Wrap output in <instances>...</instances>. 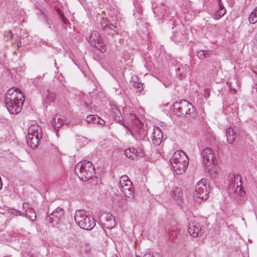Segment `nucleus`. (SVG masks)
<instances>
[{
  "label": "nucleus",
  "mask_w": 257,
  "mask_h": 257,
  "mask_svg": "<svg viewBox=\"0 0 257 257\" xmlns=\"http://www.w3.org/2000/svg\"><path fill=\"white\" fill-rule=\"evenodd\" d=\"M24 96L18 88H10L6 94V106L12 114H18L21 110L24 102Z\"/></svg>",
  "instance_id": "nucleus-1"
},
{
  "label": "nucleus",
  "mask_w": 257,
  "mask_h": 257,
  "mask_svg": "<svg viewBox=\"0 0 257 257\" xmlns=\"http://www.w3.org/2000/svg\"><path fill=\"white\" fill-rule=\"evenodd\" d=\"M170 163L177 174L184 173L189 164V158L185 153L181 150L176 151L170 159Z\"/></svg>",
  "instance_id": "nucleus-2"
},
{
  "label": "nucleus",
  "mask_w": 257,
  "mask_h": 257,
  "mask_svg": "<svg viewBox=\"0 0 257 257\" xmlns=\"http://www.w3.org/2000/svg\"><path fill=\"white\" fill-rule=\"evenodd\" d=\"M74 219L79 226L84 229L90 230L95 226V221L89 212L83 209L76 211Z\"/></svg>",
  "instance_id": "nucleus-3"
},
{
  "label": "nucleus",
  "mask_w": 257,
  "mask_h": 257,
  "mask_svg": "<svg viewBox=\"0 0 257 257\" xmlns=\"http://www.w3.org/2000/svg\"><path fill=\"white\" fill-rule=\"evenodd\" d=\"M76 172L78 170L79 177L82 180H88L94 176L95 172L92 162L85 160L78 163L75 167Z\"/></svg>",
  "instance_id": "nucleus-4"
},
{
  "label": "nucleus",
  "mask_w": 257,
  "mask_h": 257,
  "mask_svg": "<svg viewBox=\"0 0 257 257\" xmlns=\"http://www.w3.org/2000/svg\"><path fill=\"white\" fill-rule=\"evenodd\" d=\"M229 193L230 195H235L234 197L243 199L245 193L242 190L241 187V177L237 175L231 174L229 176Z\"/></svg>",
  "instance_id": "nucleus-5"
},
{
  "label": "nucleus",
  "mask_w": 257,
  "mask_h": 257,
  "mask_svg": "<svg viewBox=\"0 0 257 257\" xmlns=\"http://www.w3.org/2000/svg\"><path fill=\"white\" fill-rule=\"evenodd\" d=\"M28 137L27 143L32 148L38 147L39 143L42 138V130L38 125H32L29 127L28 131Z\"/></svg>",
  "instance_id": "nucleus-6"
},
{
  "label": "nucleus",
  "mask_w": 257,
  "mask_h": 257,
  "mask_svg": "<svg viewBox=\"0 0 257 257\" xmlns=\"http://www.w3.org/2000/svg\"><path fill=\"white\" fill-rule=\"evenodd\" d=\"M209 190V184L208 180L202 179L196 185L194 196L196 197L199 202L206 200L208 198Z\"/></svg>",
  "instance_id": "nucleus-7"
},
{
  "label": "nucleus",
  "mask_w": 257,
  "mask_h": 257,
  "mask_svg": "<svg viewBox=\"0 0 257 257\" xmlns=\"http://www.w3.org/2000/svg\"><path fill=\"white\" fill-rule=\"evenodd\" d=\"M130 159L137 160L144 155L140 142L135 139L131 142V146H130Z\"/></svg>",
  "instance_id": "nucleus-8"
},
{
  "label": "nucleus",
  "mask_w": 257,
  "mask_h": 257,
  "mask_svg": "<svg viewBox=\"0 0 257 257\" xmlns=\"http://www.w3.org/2000/svg\"><path fill=\"white\" fill-rule=\"evenodd\" d=\"M132 120V127L134 133L140 136H145L146 131L143 128L144 123L134 113L130 114V120Z\"/></svg>",
  "instance_id": "nucleus-9"
},
{
  "label": "nucleus",
  "mask_w": 257,
  "mask_h": 257,
  "mask_svg": "<svg viewBox=\"0 0 257 257\" xmlns=\"http://www.w3.org/2000/svg\"><path fill=\"white\" fill-rule=\"evenodd\" d=\"M99 220L103 227L110 229L116 224L113 216L109 213H103L99 216Z\"/></svg>",
  "instance_id": "nucleus-10"
},
{
  "label": "nucleus",
  "mask_w": 257,
  "mask_h": 257,
  "mask_svg": "<svg viewBox=\"0 0 257 257\" xmlns=\"http://www.w3.org/2000/svg\"><path fill=\"white\" fill-rule=\"evenodd\" d=\"M63 215V210L61 208L58 207L46 218V220L53 226H55L60 222Z\"/></svg>",
  "instance_id": "nucleus-11"
},
{
  "label": "nucleus",
  "mask_w": 257,
  "mask_h": 257,
  "mask_svg": "<svg viewBox=\"0 0 257 257\" xmlns=\"http://www.w3.org/2000/svg\"><path fill=\"white\" fill-rule=\"evenodd\" d=\"M188 230L189 233L194 237L201 236L204 233V229L198 223H189Z\"/></svg>",
  "instance_id": "nucleus-12"
},
{
  "label": "nucleus",
  "mask_w": 257,
  "mask_h": 257,
  "mask_svg": "<svg viewBox=\"0 0 257 257\" xmlns=\"http://www.w3.org/2000/svg\"><path fill=\"white\" fill-rule=\"evenodd\" d=\"M201 155L205 164L212 162L215 163L214 160L213 153L211 149L209 148H205L203 150Z\"/></svg>",
  "instance_id": "nucleus-13"
},
{
  "label": "nucleus",
  "mask_w": 257,
  "mask_h": 257,
  "mask_svg": "<svg viewBox=\"0 0 257 257\" xmlns=\"http://www.w3.org/2000/svg\"><path fill=\"white\" fill-rule=\"evenodd\" d=\"M102 21L105 24V26H103L102 22H101L102 30L105 34L113 37L114 35L118 34L117 31L114 29L115 27L113 26L112 25H108L107 24V21L106 20L103 19Z\"/></svg>",
  "instance_id": "nucleus-14"
},
{
  "label": "nucleus",
  "mask_w": 257,
  "mask_h": 257,
  "mask_svg": "<svg viewBox=\"0 0 257 257\" xmlns=\"http://www.w3.org/2000/svg\"><path fill=\"white\" fill-rule=\"evenodd\" d=\"M163 135L159 127H155L153 133V141L154 144L159 145L162 142Z\"/></svg>",
  "instance_id": "nucleus-15"
},
{
  "label": "nucleus",
  "mask_w": 257,
  "mask_h": 257,
  "mask_svg": "<svg viewBox=\"0 0 257 257\" xmlns=\"http://www.w3.org/2000/svg\"><path fill=\"white\" fill-rule=\"evenodd\" d=\"M128 180V177L126 175H124L121 177L119 182V187L122 192L126 197H128L127 194L128 191V188H127L128 185L127 183Z\"/></svg>",
  "instance_id": "nucleus-16"
},
{
  "label": "nucleus",
  "mask_w": 257,
  "mask_h": 257,
  "mask_svg": "<svg viewBox=\"0 0 257 257\" xmlns=\"http://www.w3.org/2000/svg\"><path fill=\"white\" fill-rule=\"evenodd\" d=\"M19 214V215H22L23 216H27L32 221L36 220L37 216L35 212V210L33 209H31L29 210H26L25 213H23L20 211H17V215Z\"/></svg>",
  "instance_id": "nucleus-17"
},
{
  "label": "nucleus",
  "mask_w": 257,
  "mask_h": 257,
  "mask_svg": "<svg viewBox=\"0 0 257 257\" xmlns=\"http://www.w3.org/2000/svg\"><path fill=\"white\" fill-rule=\"evenodd\" d=\"M182 195L183 192L181 188L177 187L173 188L170 192L171 197L175 200L179 199Z\"/></svg>",
  "instance_id": "nucleus-18"
},
{
  "label": "nucleus",
  "mask_w": 257,
  "mask_h": 257,
  "mask_svg": "<svg viewBox=\"0 0 257 257\" xmlns=\"http://www.w3.org/2000/svg\"><path fill=\"white\" fill-rule=\"evenodd\" d=\"M227 140L229 144H232L236 138L234 130L231 127H228L226 130Z\"/></svg>",
  "instance_id": "nucleus-19"
},
{
  "label": "nucleus",
  "mask_w": 257,
  "mask_h": 257,
  "mask_svg": "<svg viewBox=\"0 0 257 257\" xmlns=\"http://www.w3.org/2000/svg\"><path fill=\"white\" fill-rule=\"evenodd\" d=\"M102 120L100 117L95 115H89L86 117V121L89 123H99L101 124Z\"/></svg>",
  "instance_id": "nucleus-20"
},
{
  "label": "nucleus",
  "mask_w": 257,
  "mask_h": 257,
  "mask_svg": "<svg viewBox=\"0 0 257 257\" xmlns=\"http://www.w3.org/2000/svg\"><path fill=\"white\" fill-rule=\"evenodd\" d=\"M94 47L99 50L101 52L104 53L106 50V47L104 45L102 39L101 40L94 42Z\"/></svg>",
  "instance_id": "nucleus-21"
},
{
  "label": "nucleus",
  "mask_w": 257,
  "mask_h": 257,
  "mask_svg": "<svg viewBox=\"0 0 257 257\" xmlns=\"http://www.w3.org/2000/svg\"><path fill=\"white\" fill-rule=\"evenodd\" d=\"M56 98V94L54 92L48 91L46 95V98L45 100L46 103L50 104L55 101Z\"/></svg>",
  "instance_id": "nucleus-22"
},
{
  "label": "nucleus",
  "mask_w": 257,
  "mask_h": 257,
  "mask_svg": "<svg viewBox=\"0 0 257 257\" xmlns=\"http://www.w3.org/2000/svg\"><path fill=\"white\" fill-rule=\"evenodd\" d=\"M212 52L211 51L200 50L197 52V55L200 59H203L209 57L211 56Z\"/></svg>",
  "instance_id": "nucleus-23"
},
{
  "label": "nucleus",
  "mask_w": 257,
  "mask_h": 257,
  "mask_svg": "<svg viewBox=\"0 0 257 257\" xmlns=\"http://www.w3.org/2000/svg\"><path fill=\"white\" fill-rule=\"evenodd\" d=\"M189 102L187 100H183V103L179 112L180 115H185L187 114V108L189 106Z\"/></svg>",
  "instance_id": "nucleus-24"
},
{
  "label": "nucleus",
  "mask_w": 257,
  "mask_h": 257,
  "mask_svg": "<svg viewBox=\"0 0 257 257\" xmlns=\"http://www.w3.org/2000/svg\"><path fill=\"white\" fill-rule=\"evenodd\" d=\"M248 21L250 24H254L257 22V8H255L250 14Z\"/></svg>",
  "instance_id": "nucleus-25"
},
{
  "label": "nucleus",
  "mask_w": 257,
  "mask_h": 257,
  "mask_svg": "<svg viewBox=\"0 0 257 257\" xmlns=\"http://www.w3.org/2000/svg\"><path fill=\"white\" fill-rule=\"evenodd\" d=\"M90 41L91 42L92 44L93 42H97L98 41L101 40V38L100 37L99 33L95 31H94L92 34L91 36L90 37Z\"/></svg>",
  "instance_id": "nucleus-26"
},
{
  "label": "nucleus",
  "mask_w": 257,
  "mask_h": 257,
  "mask_svg": "<svg viewBox=\"0 0 257 257\" xmlns=\"http://www.w3.org/2000/svg\"><path fill=\"white\" fill-rule=\"evenodd\" d=\"M183 100H181L179 101H176L172 105V109L174 112H176L177 113H179L181 107L182 106V104L183 103Z\"/></svg>",
  "instance_id": "nucleus-27"
},
{
  "label": "nucleus",
  "mask_w": 257,
  "mask_h": 257,
  "mask_svg": "<svg viewBox=\"0 0 257 257\" xmlns=\"http://www.w3.org/2000/svg\"><path fill=\"white\" fill-rule=\"evenodd\" d=\"M190 105L189 106H188V108H187V114H186V116L188 117H194L195 116V108L194 107V106H193V105L190 103H189V105Z\"/></svg>",
  "instance_id": "nucleus-28"
},
{
  "label": "nucleus",
  "mask_w": 257,
  "mask_h": 257,
  "mask_svg": "<svg viewBox=\"0 0 257 257\" xmlns=\"http://www.w3.org/2000/svg\"><path fill=\"white\" fill-rule=\"evenodd\" d=\"M225 9L218 10L214 15V19L218 20L223 17L226 13Z\"/></svg>",
  "instance_id": "nucleus-29"
},
{
  "label": "nucleus",
  "mask_w": 257,
  "mask_h": 257,
  "mask_svg": "<svg viewBox=\"0 0 257 257\" xmlns=\"http://www.w3.org/2000/svg\"><path fill=\"white\" fill-rule=\"evenodd\" d=\"M57 117V115H56L55 117L53 118V120H52L51 121V123L52 124V125H53V127L54 129H58V128H59L60 127V126H61V124H58L56 123V117Z\"/></svg>",
  "instance_id": "nucleus-30"
},
{
  "label": "nucleus",
  "mask_w": 257,
  "mask_h": 257,
  "mask_svg": "<svg viewBox=\"0 0 257 257\" xmlns=\"http://www.w3.org/2000/svg\"><path fill=\"white\" fill-rule=\"evenodd\" d=\"M42 16L43 17V19L44 21L45 22V23H46V24L48 25L49 28H50L51 21L48 18L47 16L45 14L43 13Z\"/></svg>",
  "instance_id": "nucleus-31"
},
{
  "label": "nucleus",
  "mask_w": 257,
  "mask_h": 257,
  "mask_svg": "<svg viewBox=\"0 0 257 257\" xmlns=\"http://www.w3.org/2000/svg\"><path fill=\"white\" fill-rule=\"evenodd\" d=\"M133 86L138 89V91H141L143 89V85L141 83L136 81L133 84Z\"/></svg>",
  "instance_id": "nucleus-32"
},
{
  "label": "nucleus",
  "mask_w": 257,
  "mask_h": 257,
  "mask_svg": "<svg viewBox=\"0 0 257 257\" xmlns=\"http://www.w3.org/2000/svg\"><path fill=\"white\" fill-rule=\"evenodd\" d=\"M118 118H119V120L120 121L119 123H120V124H122V125H123V126L124 127H125V128H128V122H125V121H124V120H123V119L121 120V119H120V117H118Z\"/></svg>",
  "instance_id": "nucleus-33"
},
{
  "label": "nucleus",
  "mask_w": 257,
  "mask_h": 257,
  "mask_svg": "<svg viewBox=\"0 0 257 257\" xmlns=\"http://www.w3.org/2000/svg\"><path fill=\"white\" fill-rule=\"evenodd\" d=\"M23 209L26 210V211L30 210L31 209H32V208H31L29 206L28 204L27 203H23Z\"/></svg>",
  "instance_id": "nucleus-34"
},
{
  "label": "nucleus",
  "mask_w": 257,
  "mask_h": 257,
  "mask_svg": "<svg viewBox=\"0 0 257 257\" xmlns=\"http://www.w3.org/2000/svg\"><path fill=\"white\" fill-rule=\"evenodd\" d=\"M130 199H134L135 198V195L134 193H133L132 189L130 187Z\"/></svg>",
  "instance_id": "nucleus-35"
},
{
  "label": "nucleus",
  "mask_w": 257,
  "mask_h": 257,
  "mask_svg": "<svg viewBox=\"0 0 257 257\" xmlns=\"http://www.w3.org/2000/svg\"><path fill=\"white\" fill-rule=\"evenodd\" d=\"M13 33L11 31H9L7 33V38L11 39L13 37Z\"/></svg>",
  "instance_id": "nucleus-36"
},
{
  "label": "nucleus",
  "mask_w": 257,
  "mask_h": 257,
  "mask_svg": "<svg viewBox=\"0 0 257 257\" xmlns=\"http://www.w3.org/2000/svg\"><path fill=\"white\" fill-rule=\"evenodd\" d=\"M132 81L133 82V84L135 82L138 81V78L136 76H134L133 77H132Z\"/></svg>",
  "instance_id": "nucleus-37"
},
{
  "label": "nucleus",
  "mask_w": 257,
  "mask_h": 257,
  "mask_svg": "<svg viewBox=\"0 0 257 257\" xmlns=\"http://www.w3.org/2000/svg\"><path fill=\"white\" fill-rule=\"evenodd\" d=\"M218 2H219V7H220L219 10L225 9L223 5L221 4V0H218Z\"/></svg>",
  "instance_id": "nucleus-38"
},
{
  "label": "nucleus",
  "mask_w": 257,
  "mask_h": 257,
  "mask_svg": "<svg viewBox=\"0 0 257 257\" xmlns=\"http://www.w3.org/2000/svg\"><path fill=\"white\" fill-rule=\"evenodd\" d=\"M143 257H155L153 254H151L150 253H147L145 254Z\"/></svg>",
  "instance_id": "nucleus-39"
},
{
  "label": "nucleus",
  "mask_w": 257,
  "mask_h": 257,
  "mask_svg": "<svg viewBox=\"0 0 257 257\" xmlns=\"http://www.w3.org/2000/svg\"><path fill=\"white\" fill-rule=\"evenodd\" d=\"M253 72L257 74V68H255V69L253 70Z\"/></svg>",
  "instance_id": "nucleus-40"
},
{
  "label": "nucleus",
  "mask_w": 257,
  "mask_h": 257,
  "mask_svg": "<svg viewBox=\"0 0 257 257\" xmlns=\"http://www.w3.org/2000/svg\"><path fill=\"white\" fill-rule=\"evenodd\" d=\"M127 149H126V150L124 151V154L126 155V157H127V154H126V153H127Z\"/></svg>",
  "instance_id": "nucleus-41"
},
{
  "label": "nucleus",
  "mask_w": 257,
  "mask_h": 257,
  "mask_svg": "<svg viewBox=\"0 0 257 257\" xmlns=\"http://www.w3.org/2000/svg\"><path fill=\"white\" fill-rule=\"evenodd\" d=\"M210 175L212 176V177H214V176L213 175L212 173L211 172H209Z\"/></svg>",
  "instance_id": "nucleus-42"
},
{
  "label": "nucleus",
  "mask_w": 257,
  "mask_h": 257,
  "mask_svg": "<svg viewBox=\"0 0 257 257\" xmlns=\"http://www.w3.org/2000/svg\"><path fill=\"white\" fill-rule=\"evenodd\" d=\"M21 46V42H20L18 43V47H20Z\"/></svg>",
  "instance_id": "nucleus-43"
},
{
  "label": "nucleus",
  "mask_w": 257,
  "mask_h": 257,
  "mask_svg": "<svg viewBox=\"0 0 257 257\" xmlns=\"http://www.w3.org/2000/svg\"><path fill=\"white\" fill-rule=\"evenodd\" d=\"M111 257H118L116 254L113 255Z\"/></svg>",
  "instance_id": "nucleus-44"
},
{
  "label": "nucleus",
  "mask_w": 257,
  "mask_h": 257,
  "mask_svg": "<svg viewBox=\"0 0 257 257\" xmlns=\"http://www.w3.org/2000/svg\"><path fill=\"white\" fill-rule=\"evenodd\" d=\"M129 181H130V182L131 183V185H133L132 183L131 182V180H129Z\"/></svg>",
  "instance_id": "nucleus-45"
},
{
  "label": "nucleus",
  "mask_w": 257,
  "mask_h": 257,
  "mask_svg": "<svg viewBox=\"0 0 257 257\" xmlns=\"http://www.w3.org/2000/svg\"><path fill=\"white\" fill-rule=\"evenodd\" d=\"M137 257H141V256L139 255H137Z\"/></svg>",
  "instance_id": "nucleus-46"
}]
</instances>
